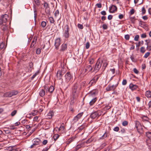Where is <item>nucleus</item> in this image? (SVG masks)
<instances>
[{
  "label": "nucleus",
  "mask_w": 151,
  "mask_h": 151,
  "mask_svg": "<svg viewBox=\"0 0 151 151\" xmlns=\"http://www.w3.org/2000/svg\"><path fill=\"white\" fill-rule=\"evenodd\" d=\"M127 83V81L126 80L124 79L123 80L122 82V84L123 85H125Z\"/></svg>",
  "instance_id": "nucleus-61"
},
{
  "label": "nucleus",
  "mask_w": 151,
  "mask_h": 151,
  "mask_svg": "<svg viewBox=\"0 0 151 151\" xmlns=\"http://www.w3.org/2000/svg\"><path fill=\"white\" fill-rule=\"evenodd\" d=\"M53 115V112L52 111H50L47 114V116L48 118L50 119L52 118Z\"/></svg>",
  "instance_id": "nucleus-26"
},
{
  "label": "nucleus",
  "mask_w": 151,
  "mask_h": 151,
  "mask_svg": "<svg viewBox=\"0 0 151 151\" xmlns=\"http://www.w3.org/2000/svg\"><path fill=\"white\" fill-rule=\"evenodd\" d=\"M119 84L118 82H117L116 83L115 85L112 86L109 85L106 88V90L107 91H114L117 86Z\"/></svg>",
  "instance_id": "nucleus-4"
},
{
  "label": "nucleus",
  "mask_w": 151,
  "mask_h": 151,
  "mask_svg": "<svg viewBox=\"0 0 151 151\" xmlns=\"http://www.w3.org/2000/svg\"><path fill=\"white\" fill-rule=\"evenodd\" d=\"M107 135L108 133L106 132L104 134L100 137V139H104L107 137Z\"/></svg>",
  "instance_id": "nucleus-32"
},
{
  "label": "nucleus",
  "mask_w": 151,
  "mask_h": 151,
  "mask_svg": "<svg viewBox=\"0 0 151 151\" xmlns=\"http://www.w3.org/2000/svg\"><path fill=\"white\" fill-rule=\"evenodd\" d=\"M133 71L135 73L137 74L139 73V71L136 68H134L133 69Z\"/></svg>",
  "instance_id": "nucleus-64"
},
{
  "label": "nucleus",
  "mask_w": 151,
  "mask_h": 151,
  "mask_svg": "<svg viewBox=\"0 0 151 151\" xmlns=\"http://www.w3.org/2000/svg\"><path fill=\"white\" fill-rule=\"evenodd\" d=\"M37 111L36 110H34L33 111L31 112V113H29L28 114V115H32V116H35L37 115Z\"/></svg>",
  "instance_id": "nucleus-33"
},
{
  "label": "nucleus",
  "mask_w": 151,
  "mask_h": 151,
  "mask_svg": "<svg viewBox=\"0 0 151 151\" xmlns=\"http://www.w3.org/2000/svg\"><path fill=\"white\" fill-rule=\"evenodd\" d=\"M134 13V9H132L130 11V15H132Z\"/></svg>",
  "instance_id": "nucleus-59"
},
{
  "label": "nucleus",
  "mask_w": 151,
  "mask_h": 151,
  "mask_svg": "<svg viewBox=\"0 0 151 151\" xmlns=\"http://www.w3.org/2000/svg\"><path fill=\"white\" fill-rule=\"evenodd\" d=\"M83 112L78 114L77 115H76V116H75L73 119V121H74V122H76L78 121V119L81 118V117L83 115Z\"/></svg>",
  "instance_id": "nucleus-12"
},
{
  "label": "nucleus",
  "mask_w": 151,
  "mask_h": 151,
  "mask_svg": "<svg viewBox=\"0 0 151 151\" xmlns=\"http://www.w3.org/2000/svg\"><path fill=\"white\" fill-rule=\"evenodd\" d=\"M98 91L96 89L93 90L91 91L88 93L89 99H91L92 98L96 97V95Z\"/></svg>",
  "instance_id": "nucleus-3"
},
{
  "label": "nucleus",
  "mask_w": 151,
  "mask_h": 151,
  "mask_svg": "<svg viewBox=\"0 0 151 151\" xmlns=\"http://www.w3.org/2000/svg\"><path fill=\"white\" fill-rule=\"evenodd\" d=\"M141 127V124L138 121H136L135 122V127L137 131L139 132L140 131V128L139 127Z\"/></svg>",
  "instance_id": "nucleus-20"
},
{
  "label": "nucleus",
  "mask_w": 151,
  "mask_h": 151,
  "mask_svg": "<svg viewBox=\"0 0 151 151\" xmlns=\"http://www.w3.org/2000/svg\"><path fill=\"white\" fill-rule=\"evenodd\" d=\"M90 47V43L88 42L86 43V49H88Z\"/></svg>",
  "instance_id": "nucleus-55"
},
{
  "label": "nucleus",
  "mask_w": 151,
  "mask_h": 151,
  "mask_svg": "<svg viewBox=\"0 0 151 151\" xmlns=\"http://www.w3.org/2000/svg\"><path fill=\"white\" fill-rule=\"evenodd\" d=\"M67 49V45L66 43H63L61 46L60 51H64L66 50Z\"/></svg>",
  "instance_id": "nucleus-19"
},
{
  "label": "nucleus",
  "mask_w": 151,
  "mask_h": 151,
  "mask_svg": "<svg viewBox=\"0 0 151 151\" xmlns=\"http://www.w3.org/2000/svg\"><path fill=\"white\" fill-rule=\"evenodd\" d=\"M117 10V7L114 5H112L109 7V12L111 13H114Z\"/></svg>",
  "instance_id": "nucleus-10"
},
{
  "label": "nucleus",
  "mask_w": 151,
  "mask_h": 151,
  "mask_svg": "<svg viewBox=\"0 0 151 151\" xmlns=\"http://www.w3.org/2000/svg\"><path fill=\"white\" fill-rule=\"evenodd\" d=\"M50 146H47V147H46L44 149H43L42 151H47L50 148Z\"/></svg>",
  "instance_id": "nucleus-57"
},
{
  "label": "nucleus",
  "mask_w": 151,
  "mask_h": 151,
  "mask_svg": "<svg viewBox=\"0 0 151 151\" xmlns=\"http://www.w3.org/2000/svg\"><path fill=\"white\" fill-rule=\"evenodd\" d=\"M102 63H103V66L102 68L103 69V71L105 70L108 64V62L106 60L104 59L102 60Z\"/></svg>",
  "instance_id": "nucleus-13"
},
{
  "label": "nucleus",
  "mask_w": 151,
  "mask_h": 151,
  "mask_svg": "<svg viewBox=\"0 0 151 151\" xmlns=\"http://www.w3.org/2000/svg\"><path fill=\"white\" fill-rule=\"evenodd\" d=\"M128 124V122L127 121H124L122 123V125L124 126H126Z\"/></svg>",
  "instance_id": "nucleus-45"
},
{
  "label": "nucleus",
  "mask_w": 151,
  "mask_h": 151,
  "mask_svg": "<svg viewBox=\"0 0 151 151\" xmlns=\"http://www.w3.org/2000/svg\"><path fill=\"white\" fill-rule=\"evenodd\" d=\"M40 142V140L38 138H37L34 139V143L35 145H39Z\"/></svg>",
  "instance_id": "nucleus-25"
},
{
  "label": "nucleus",
  "mask_w": 151,
  "mask_h": 151,
  "mask_svg": "<svg viewBox=\"0 0 151 151\" xmlns=\"http://www.w3.org/2000/svg\"><path fill=\"white\" fill-rule=\"evenodd\" d=\"M145 51V47H142L140 48V51L142 53H144Z\"/></svg>",
  "instance_id": "nucleus-44"
},
{
  "label": "nucleus",
  "mask_w": 151,
  "mask_h": 151,
  "mask_svg": "<svg viewBox=\"0 0 151 151\" xmlns=\"http://www.w3.org/2000/svg\"><path fill=\"white\" fill-rule=\"evenodd\" d=\"M92 69V67L91 65H88L86 66L85 69V72L88 73L91 71Z\"/></svg>",
  "instance_id": "nucleus-17"
},
{
  "label": "nucleus",
  "mask_w": 151,
  "mask_h": 151,
  "mask_svg": "<svg viewBox=\"0 0 151 151\" xmlns=\"http://www.w3.org/2000/svg\"><path fill=\"white\" fill-rule=\"evenodd\" d=\"M39 73V72L38 71L36 72L32 77L31 79L33 80Z\"/></svg>",
  "instance_id": "nucleus-41"
},
{
  "label": "nucleus",
  "mask_w": 151,
  "mask_h": 151,
  "mask_svg": "<svg viewBox=\"0 0 151 151\" xmlns=\"http://www.w3.org/2000/svg\"><path fill=\"white\" fill-rule=\"evenodd\" d=\"M145 96L148 98L151 97V91H147L145 93Z\"/></svg>",
  "instance_id": "nucleus-24"
},
{
  "label": "nucleus",
  "mask_w": 151,
  "mask_h": 151,
  "mask_svg": "<svg viewBox=\"0 0 151 151\" xmlns=\"http://www.w3.org/2000/svg\"><path fill=\"white\" fill-rule=\"evenodd\" d=\"M102 27L104 29H107V26L105 24H104L102 26Z\"/></svg>",
  "instance_id": "nucleus-62"
},
{
  "label": "nucleus",
  "mask_w": 151,
  "mask_h": 151,
  "mask_svg": "<svg viewBox=\"0 0 151 151\" xmlns=\"http://www.w3.org/2000/svg\"><path fill=\"white\" fill-rule=\"evenodd\" d=\"M59 15V11L58 10H56L55 13L54 15L55 17H56Z\"/></svg>",
  "instance_id": "nucleus-46"
},
{
  "label": "nucleus",
  "mask_w": 151,
  "mask_h": 151,
  "mask_svg": "<svg viewBox=\"0 0 151 151\" xmlns=\"http://www.w3.org/2000/svg\"><path fill=\"white\" fill-rule=\"evenodd\" d=\"M75 96V94H74L73 95V98H72L71 99V100H70V105H73L74 104V99Z\"/></svg>",
  "instance_id": "nucleus-42"
},
{
  "label": "nucleus",
  "mask_w": 151,
  "mask_h": 151,
  "mask_svg": "<svg viewBox=\"0 0 151 151\" xmlns=\"http://www.w3.org/2000/svg\"><path fill=\"white\" fill-rule=\"evenodd\" d=\"M63 73L62 71L60 70H59L58 71L57 74V77L60 80L62 78V76L63 74H62Z\"/></svg>",
  "instance_id": "nucleus-14"
},
{
  "label": "nucleus",
  "mask_w": 151,
  "mask_h": 151,
  "mask_svg": "<svg viewBox=\"0 0 151 151\" xmlns=\"http://www.w3.org/2000/svg\"><path fill=\"white\" fill-rule=\"evenodd\" d=\"M34 1L35 2V4H35H34L33 5V10L34 13V18L36 20L37 18V8L36 7V6H39L40 4V3L39 0H34Z\"/></svg>",
  "instance_id": "nucleus-2"
},
{
  "label": "nucleus",
  "mask_w": 151,
  "mask_h": 151,
  "mask_svg": "<svg viewBox=\"0 0 151 151\" xmlns=\"http://www.w3.org/2000/svg\"><path fill=\"white\" fill-rule=\"evenodd\" d=\"M138 87L136 85H134L132 83H131L129 85V88L131 89L132 91H134Z\"/></svg>",
  "instance_id": "nucleus-16"
},
{
  "label": "nucleus",
  "mask_w": 151,
  "mask_h": 151,
  "mask_svg": "<svg viewBox=\"0 0 151 151\" xmlns=\"http://www.w3.org/2000/svg\"><path fill=\"white\" fill-rule=\"evenodd\" d=\"M59 135L58 134H55L53 136V138L54 140L55 141H56L59 138Z\"/></svg>",
  "instance_id": "nucleus-38"
},
{
  "label": "nucleus",
  "mask_w": 151,
  "mask_h": 151,
  "mask_svg": "<svg viewBox=\"0 0 151 151\" xmlns=\"http://www.w3.org/2000/svg\"><path fill=\"white\" fill-rule=\"evenodd\" d=\"M44 88L45 90L46 93L49 92V91H48L49 90V87L47 85H45L44 86Z\"/></svg>",
  "instance_id": "nucleus-37"
},
{
  "label": "nucleus",
  "mask_w": 151,
  "mask_h": 151,
  "mask_svg": "<svg viewBox=\"0 0 151 151\" xmlns=\"http://www.w3.org/2000/svg\"><path fill=\"white\" fill-rule=\"evenodd\" d=\"M85 142H83L81 143H79L78 145L75 148V150H74V151H76L78 150L79 148L82 147H84V144Z\"/></svg>",
  "instance_id": "nucleus-15"
},
{
  "label": "nucleus",
  "mask_w": 151,
  "mask_h": 151,
  "mask_svg": "<svg viewBox=\"0 0 151 151\" xmlns=\"http://www.w3.org/2000/svg\"><path fill=\"white\" fill-rule=\"evenodd\" d=\"M146 135L149 138H151V132H146Z\"/></svg>",
  "instance_id": "nucleus-39"
},
{
  "label": "nucleus",
  "mask_w": 151,
  "mask_h": 151,
  "mask_svg": "<svg viewBox=\"0 0 151 151\" xmlns=\"http://www.w3.org/2000/svg\"><path fill=\"white\" fill-rule=\"evenodd\" d=\"M65 77L66 81L67 82H69L73 79V76L70 72H68L66 73Z\"/></svg>",
  "instance_id": "nucleus-5"
},
{
  "label": "nucleus",
  "mask_w": 151,
  "mask_h": 151,
  "mask_svg": "<svg viewBox=\"0 0 151 151\" xmlns=\"http://www.w3.org/2000/svg\"><path fill=\"white\" fill-rule=\"evenodd\" d=\"M63 124L61 125L58 129L59 131H63L64 130V125Z\"/></svg>",
  "instance_id": "nucleus-40"
},
{
  "label": "nucleus",
  "mask_w": 151,
  "mask_h": 151,
  "mask_svg": "<svg viewBox=\"0 0 151 151\" xmlns=\"http://www.w3.org/2000/svg\"><path fill=\"white\" fill-rule=\"evenodd\" d=\"M44 6L45 9L46 13L47 14L50 15V10L48 4L46 2H45L44 4Z\"/></svg>",
  "instance_id": "nucleus-8"
},
{
  "label": "nucleus",
  "mask_w": 151,
  "mask_h": 151,
  "mask_svg": "<svg viewBox=\"0 0 151 151\" xmlns=\"http://www.w3.org/2000/svg\"><path fill=\"white\" fill-rule=\"evenodd\" d=\"M49 20L50 21V22L51 23L53 24L54 23L55 20L52 17H50L49 18Z\"/></svg>",
  "instance_id": "nucleus-35"
},
{
  "label": "nucleus",
  "mask_w": 151,
  "mask_h": 151,
  "mask_svg": "<svg viewBox=\"0 0 151 151\" xmlns=\"http://www.w3.org/2000/svg\"><path fill=\"white\" fill-rule=\"evenodd\" d=\"M113 130L116 132H118L119 130V128L118 127H116L114 128Z\"/></svg>",
  "instance_id": "nucleus-58"
},
{
  "label": "nucleus",
  "mask_w": 151,
  "mask_h": 151,
  "mask_svg": "<svg viewBox=\"0 0 151 151\" xmlns=\"http://www.w3.org/2000/svg\"><path fill=\"white\" fill-rule=\"evenodd\" d=\"M5 44L3 42H1L0 43V50L4 48Z\"/></svg>",
  "instance_id": "nucleus-36"
},
{
  "label": "nucleus",
  "mask_w": 151,
  "mask_h": 151,
  "mask_svg": "<svg viewBox=\"0 0 151 151\" xmlns=\"http://www.w3.org/2000/svg\"><path fill=\"white\" fill-rule=\"evenodd\" d=\"M141 1H142V0H140ZM139 2V0H134V3L136 4L137 3H138L139 4H141L142 3L140 1Z\"/></svg>",
  "instance_id": "nucleus-51"
},
{
  "label": "nucleus",
  "mask_w": 151,
  "mask_h": 151,
  "mask_svg": "<svg viewBox=\"0 0 151 151\" xmlns=\"http://www.w3.org/2000/svg\"><path fill=\"white\" fill-rule=\"evenodd\" d=\"M78 85V84L76 83L73 88V93H75L77 92Z\"/></svg>",
  "instance_id": "nucleus-18"
},
{
  "label": "nucleus",
  "mask_w": 151,
  "mask_h": 151,
  "mask_svg": "<svg viewBox=\"0 0 151 151\" xmlns=\"http://www.w3.org/2000/svg\"><path fill=\"white\" fill-rule=\"evenodd\" d=\"M37 40V37H36V38H35V37L34 38L33 40H32V43L30 45V47L31 48H32L36 44Z\"/></svg>",
  "instance_id": "nucleus-23"
},
{
  "label": "nucleus",
  "mask_w": 151,
  "mask_h": 151,
  "mask_svg": "<svg viewBox=\"0 0 151 151\" xmlns=\"http://www.w3.org/2000/svg\"><path fill=\"white\" fill-rule=\"evenodd\" d=\"M41 52V50L40 49L38 48L36 52L37 54H40V53Z\"/></svg>",
  "instance_id": "nucleus-56"
},
{
  "label": "nucleus",
  "mask_w": 151,
  "mask_h": 151,
  "mask_svg": "<svg viewBox=\"0 0 151 151\" xmlns=\"http://www.w3.org/2000/svg\"><path fill=\"white\" fill-rule=\"evenodd\" d=\"M150 52H147L145 53L144 56V57L145 58H147L150 55Z\"/></svg>",
  "instance_id": "nucleus-48"
},
{
  "label": "nucleus",
  "mask_w": 151,
  "mask_h": 151,
  "mask_svg": "<svg viewBox=\"0 0 151 151\" xmlns=\"http://www.w3.org/2000/svg\"><path fill=\"white\" fill-rule=\"evenodd\" d=\"M45 94V90L42 89L39 92V94L41 97L44 96Z\"/></svg>",
  "instance_id": "nucleus-27"
},
{
  "label": "nucleus",
  "mask_w": 151,
  "mask_h": 151,
  "mask_svg": "<svg viewBox=\"0 0 151 151\" xmlns=\"http://www.w3.org/2000/svg\"><path fill=\"white\" fill-rule=\"evenodd\" d=\"M46 25V23L45 21H42L41 22V26L43 27H45Z\"/></svg>",
  "instance_id": "nucleus-47"
},
{
  "label": "nucleus",
  "mask_w": 151,
  "mask_h": 151,
  "mask_svg": "<svg viewBox=\"0 0 151 151\" xmlns=\"http://www.w3.org/2000/svg\"><path fill=\"white\" fill-rule=\"evenodd\" d=\"M91 101L89 102V104L90 106L93 105L97 101V99L96 97L92 98L91 99H90Z\"/></svg>",
  "instance_id": "nucleus-21"
},
{
  "label": "nucleus",
  "mask_w": 151,
  "mask_h": 151,
  "mask_svg": "<svg viewBox=\"0 0 151 151\" xmlns=\"http://www.w3.org/2000/svg\"><path fill=\"white\" fill-rule=\"evenodd\" d=\"M75 138L74 137H72L71 138H69L68 141L67 142V143L68 144H70V143H71L72 142L74 141Z\"/></svg>",
  "instance_id": "nucleus-30"
},
{
  "label": "nucleus",
  "mask_w": 151,
  "mask_h": 151,
  "mask_svg": "<svg viewBox=\"0 0 151 151\" xmlns=\"http://www.w3.org/2000/svg\"><path fill=\"white\" fill-rule=\"evenodd\" d=\"M12 96L17 95L19 93V92L17 91L13 90L11 91Z\"/></svg>",
  "instance_id": "nucleus-31"
},
{
  "label": "nucleus",
  "mask_w": 151,
  "mask_h": 151,
  "mask_svg": "<svg viewBox=\"0 0 151 151\" xmlns=\"http://www.w3.org/2000/svg\"><path fill=\"white\" fill-rule=\"evenodd\" d=\"M135 17H131L130 18V19H131V20L132 21V22L133 23H135Z\"/></svg>",
  "instance_id": "nucleus-54"
},
{
  "label": "nucleus",
  "mask_w": 151,
  "mask_h": 151,
  "mask_svg": "<svg viewBox=\"0 0 151 151\" xmlns=\"http://www.w3.org/2000/svg\"><path fill=\"white\" fill-rule=\"evenodd\" d=\"M66 29L65 30V32L63 34L64 37L66 39H68L69 37V32L70 30V28L68 25H66Z\"/></svg>",
  "instance_id": "nucleus-7"
},
{
  "label": "nucleus",
  "mask_w": 151,
  "mask_h": 151,
  "mask_svg": "<svg viewBox=\"0 0 151 151\" xmlns=\"http://www.w3.org/2000/svg\"><path fill=\"white\" fill-rule=\"evenodd\" d=\"M96 6H97L98 8H101L102 7L101 4V3L97 4H96Z\"/></svg>",
  "instance_id": "nucleus-60"
},
{
  "label": "nucleus",
  "mask_w": 151,
  "mask_h": 151,
  "mask_svg": "<svg viewBox=\"0 0 151 151\" xmlns=\"http://www.w3.org/2000/svg\"><path fill=\"white\" fill-rule=\"evenodd\" d=\"M60 44V38H57L55 42V45L56 49L58 50Z\"/></svg>",
  "instance_id": "nucleus-11"
},
{
  "label": "nucleus",
  "mask_w": 151,
  "mask_h": 151,
  "mask_svg": "<svg viewBox=\"0 0 151 151\" xmlns=\"http://www.w3.org/2000/svg\"><path fill=\"white\" fill-rule=\"evenodd\" d=\"M17 110H14L11 113V115L12 116H14L17 113Z\"/></svg>",
  "instance_id": "nucleus-43"
},
{
  "label": "nucleus",
  "mask_w": 151,
  "mask_h": 151,
  "mask_svg": "<svg viewBox=\"0 0 151 151\" xmlns=\"http://www.w3.org/2000/svg\"><path fill=\"white\" fill-rule=\"evenodd\" d=\"M99 78V77L97 76H95L89 83L88 84L90 85V86H92L93 84H95Z\"/></svg>",
  "instance_id": "nucleus-9"
},
{
  "label": "nucleus",
  "mask_w": 151,
  "mask_h": 151,
  "mask_svg": "<svg viewBox=\"0 0 151 151\" xmlns=\"http://www.w3.org/2000/svg\"><path fill=\"white\" fill-rule=\"evenodd\" d=\"M78 27L79 28L81 29H82L83 28V25L80 24H78Z\"/></svg>",
  "instance_id": "nucleus-52"
},
{
  "label": "nucleus",
  "mask_w": 151,
  "mask_h": 151,
  "mask_svg": "<svg viewBox=\"0 0 151 151\" xmlns=\"http://www.w3.org/2000/svg\"><path fill=\"white\" fill-rule=\"evenodd\" d=\"M139 36L138 35H136L134 37V40L135 41H138L139 39Z\"/></svg>",
  "instance_id": "nucleus-53"
},
{
  "label": "nucleus",
  "mask_w": 151,
  "mask_h": 151,
  "mask_svg": "<svg viewBox=\"0 0 151 151\" xmlns=\"http://www.w3.org/2000/svg\"><path fill=\"white\" fill-rule=\"evenodd\" d=\"M129 35H125V39L127 40H128L129 39Z\"/></svg>",
  "instance_id": "nucleus-50"
},
{
  "label": "nucleus",
  "mask_w": 151,
  "mask_h": 151,
  "mask_svg": "<svg viewBox=\"0 0 151 151\" xmlns=\"http://www.w3.org/2000/svg\"><path fill=\"white\" fill-rule=\"evenodd\" d=\"M9 18L8 15L6 14L1 15L0 18V26L4 31H7L8 30L7 23Z\"/></svg>",
  "instance_id": "nucleus-1"
},
{
  "label": "nucleus",
  "mask_w": 151,
  "mask_h": 151,
  "mask_svg": "<svg viewBox=\"0 0 151 151\" xmlns=\"http://www.w3.org/2000/svg\"><path fill=\"white\" fill-rule=\"evenodd\" d=\"M54 89V88L52 86H51L49 88V92L50 93H52V92L53 91Z\"/></svg>",
  "instance_id": "nucleus-34"
},
{
  "label": "nucleus",
  "mask_w": 151,
  "mask_h": 151,
  "mask_svg": "<svg viewBox=\"0 0 151 151\" xmlns=\"http://www.w3.org/2000/svg\"><path fill=\"white\" fill-rule=\"evenodd\" d=\"M142 15H143L145 13L146 10L144 7H143L142 8Z\"/></svg>",
  "instance_id": "nucleus-49"
},
{
  "label": "nucleus",
  "mask_w": 151,
  "mask_h": 151,
  "mask_svg": "<svg viewBox=\"0 0 151 151\" xmlns=\"http://www.w3.org/2000/svg\"><path fill=\"white\" fill-rule=\"evenodd\" d=\"M4 97H10L12 96L11 91L5 93L4 95Z\"/></svg>",
  "instance_id": "nucleus-29"
},
{
  "label": "nucleus",
  "mask_w": 151,
  "mask_h": 151,
  "mask_svg": "<svg viewBox=\"0 0 151 151\" xmlns=\"http://www.w3.org/2000/svg\"><path fill=\"white\" fill-rule=\"evenodd\" d=\"M130 58L132 62H135L136 61L135 59H134V57L133 55L131 56Z\"/></svg>",
  "instance_id": "nucleus-63"
},
{
  "label": "nucleus",
  "mask_w": 151,
  "mask_h": 151,
  "mask_svg": "<svg viewBox=\"0 0 151 151\" xmlns=\"http://www.w3.org/2000/svg\"><path fill=\"white\" fill-rule=\"evenodd\" d=\"M101 63L100 61L98 60L97 62L96 63L93 71H96L97 72L101 68Z\"/></svg>",
  "instance_id": "nucleus-6"
},
{
  "label": "nucleus",
  "mask_w": 151,
  "mask_h": 151,
  "mask_svg": "<svg viewBox=\"0 0 151 151\" xmlns=\"http://www.w3.org/2000/svg\"><path fill=\"white\" fill-rule=\"evenodd\" d=\"M13 147H9V151H20L21 150L19 148H16L15 149H13L12 148Z\"/></svg>",
  "instance_id": "nucleus-28"
},
{
  "label": "nucleus",
  "mask_w": 151,
  "mask_h": 151,
  "mask_svg": "<svg viewBox=\"0 0 151 151\" xmlns=\"http://www.w3.org/2000/svg\"><path fill=\"white\" fill-rule=\"evenodd\" d=\"M98 114L97 112H95L91 114L90 117L92 119H94L97 117H99Z\"/></svg>",
  "instance_id": "nucleus-22"
}]
</instances>
